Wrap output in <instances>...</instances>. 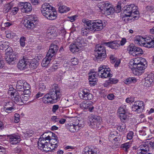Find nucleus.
<instances>
[{
  "instance_id": "1",
  "label": "nucleus",
  "mask_w": 154,
  "mask_h": 154,
  "mask_svg": "<svg viewBox=\"0 0 154 154\" xmlns=\"http://www.w3.org/2000/svg\"><path fill=\"white\" fill-rule=\"evenodd\" d=\"M146 60L141 57H137L132 59L129 63V66L131 69L133 73L138 76L144 72V70L146 67Z\"/></svg>"
},
{
  "instance_id": "2",
  "label": "nucleus",
  "mask_w": 154,
  "mask_h": 154,
  "mask_svg": "<svg viewBox=\"0 0 154 154\" xmlns=\"http://www.w3.org/2000/svg\"><path fill=\"white\" fill-rule=\"evenodd\" d=\"M61 94L60 90L56 85H53L52 88L50 89L48 93L45 94L42 97V101L45 103L50 104L53 103L59 100Z\"/></svg>"
},
{
  "instance_id": "3",
  "label": "nucleus",
  "mask_w": 154,
  "mask_h": 154,
  "mask_svg": "<svg viewBox=\"0 0 154 154\" xmlns=\"http://www.w3.org/2000/svg\"><path fill=\"white\" fill-rule=\"evenodd\" d=\"M41 12L48 19L54 20L57 17V12L48 3H45L42 6Z\"/></svg>"
},
{
  "instance_id": "4",
  "label": "nucleus",
  "mask_w": 154,
  "mask_h": 154,
  "mask_svg": "<svg viewBox=\"0 0 154 154\" xmlns=\"http://www.w3.org/2000/svg\"><path fill=\"white\" fill-rule=\"evenodd\" d=\"M134 41L135 43L147 48L154 47V37L152 36H147L145 38L137 36L135 38Z\"/></svg>"
},
{
  "instance_id": "5",
  "label": "nucleus",
  "mask_w": 154,
  "mask_h": 154,
  "mask_svg": "<svg viewBox=\"0 0 154 154\" xmlns=\"http://www.w3.org/2000/svg\"><path fill=\"white\" fill-rule=\"evenodd\" d=\"M137 7L134 4H130L125 6L123 8L124 14L128 16H132L135 18L136 16L134 14H138L139 13L137 10Z\"/></svg>"
},
{
  "instance_id": "6",
  "label": "nucleus",
  "mask_w": 154,
  "mask_h": 154,
  "mask_svg": "<svg viewBox=\"0 0 154 154\" xmlns=\"http://www.w3.org/2000/svg\"><path fill=\"white\" fill-rule=\"evenodd\" d=\"M95 51L97 52L95 56L98 62L103 60L106 57V50L104 47L102 45H97Z\"/></svg>"
},
{
  "instance_id": "7",
  "label": "nucleus",
  "mask_w": 154,
  "mask_h": 154,
  "mask_svg": "<svg viewBox=\"0 0 154 154\" xmlns=\"http://www.w3.org/2000/svg\"><path fill=\"white\" fill-rule=\"evenodd\" d=\"M110 69L109 68H107L105 66L101 65L98 69V76L102 78H106L107 77H112V74L110 73Z\"/></svg>"
},
{
  "instance_id": "8",
  "label": "nucleus",
  "mask_w": 154,
  "mask_h": 154,
  "mask_svg": "<svg viewBox=\"0 0 154 154\" xmlns=\"http://www.w3.org/2000/svg\"><path fill=\"white\" fill-rule=\"evenodd\" d=\"M38 21L36 18L31 16L24 20L23 24L27 28L33 29L37 24Z\"/></svg>"
},
{
  "instance_id": "9",
  "label": "nucleus",
  "mask_w": 154,
  "mask_h": 154,
  "mask_svg": "<svg viewBox=\"0 0 154 154\" xmlns=\"http://www.w3.org/2000/svg\"><path fill=\"white\" fill-rule=\"evenodd\" d=\"M11 52H7L6 54L5 57L7 62L10 64H13L17 63L18 60L17 57L16 55Z\"/></svg>"
},
{
  "instance_id": "10",
  "label": "nucleus",
  "mask_w": 154,
  "mask_h": 154,
  "mask_svg": "<svg viewBox=\"0 0 154 154\" xmlns=\"http://www.w3.org/2000/svg\"><path fill=\"white\" fill-rule=\"evenodd\" d=\"M103 28V24L101 20H93L91 26L90 28L91 30L93 31H98Z\"/></svg>"
},
{
  "instance_id": "11",
  "label": "nucleus",
  "mask_w": 154,
  "mask_h": 154,
  "mask_svg": "<svg viewBox=\"0 0 154 154\" xmlns=\"http://www.w3.org/2000/svg\"><path fill=\"white\" fill-rule=\"evenodd\" d=\"M89 125L93 128H99L100 126V117L99 116H92L90 119Z\"/></svg>"
},
{
  "instance_id": "12",
  "label": "nucleus",
  "mask_w": 154,
  "mask_h": 154,
  "mask_svg": "<svg viewBox=\"0 0 154 154\" xmlns=\"http://www.w3.org/2000/svg\"><path fill=\"white\" fill-rule=\"evenodd\" d=\"M144 108V104L142 101H136L132 107V110L138 113L142 112Z\"/></svg>"
},
{
  "instance_id": "13",
  "label": "nucleus",
  "mask_w": 154,
  "mask_h": 154,
  "mask_svg": "<svg viewBox=\"0 0 154 154\" xmlns=\"http://www.w3.org/2000/svg\"><path fill=\"white\" fill-rule=\"evenodd\" d=\"M18 5L22 12L28 13L32 11V5L29 3L20 2L19 3Z\"/></svg>"
},
{
  "instance_id": "14",
  "label": "nucleus",
  "mask_w": 154,
  "mask_h": 154,
  "mask_svg": "<svg viewBox=\"0 0 154 154\" xmlns=\"http://www.w3.org/2000/svg\"><path fill=\"white\" fill-rule=\"evenodd\" d=\"M80 98L84 100H91L93 98V96L91 94L89 93V90L85 89L80 91L79 93Z\"/></svg>"
},
{
  "instance_id": "15",
  "label": "nucleus",
  "mask_w": 154,
  "mask_h": 154,
  "mask_svg": "<svg viewBox=\"0 0 154 154\" xmlns=\"http://www.w3.org/2000/svg\"><path fill=\"white\" fill-rule=\"evenodd\" d=\"M98 77L97 73L94 71H91L89 74V80L91 86H94L96 84Z\"/></svg>"
},
{
  "instance_id": "16",
  "label": "nucleus",
  "mask_w": 154,
  "mask_h": 154,
  "mask_svg": "<svg viewBox=\"0 0 154 154\" xmlns=\"http://www.w3.org/2000/svg\"><path fill=\"white\" fill-rule=\"evenodd\" d=\"M59 49L58 46L53 43L51 44L48 52L47 54V56H50L52 58L56 54Z\"/></svg>"
},
{
  "instance_id": "17",
  "label": "nucleus",
  "mask_w": 154,
  "mask_h": 154,
  "mask_svg": "<svg viewBox=\"0 0 154 154\" xmlns=\"http://www.w3.org/2000/svg\"><path fill=\"white\" fill-rule=\"evenodd\" d=\"M103 44L112 49L115 50L118 49L120 47L119 40L110 41L108 42H104Z\"/></svg>"
},
{
  "instance_id": "18",
  "label": "nucleus",
  "mask_w": 154,
  "mask_h": 154,
  "mask_svg": "<svg viewBox=\"0 0 154 154\" xmlns=\"http://www.w3.org/2000/svg\"><path fill=\"white\" fill-rule=\"evenodd\" d=\"M29 63L28 59L23 58L19 61L17 65L18 67L21 70L26 69L28 66Z\"/></svg>"
},
{
  "instance_id": "19",
  "label": "nucleus",
  "mask_w": 154,
  "mask_h": 154,
  "mask_svg": "<svg viewBox=\"0 0 154 154\" xmlns=\"http://www.w3.org/2000/svg\"><path fill=\"white\" fill-rule=\"evenodd\" d=\"M38 148L40 149L41 150H43L46 152L51 151L53 150L52 148L50 146H46L44 144L43 142H42V138H40L39 139V140L38 143Z\"/></svg>"
},
{
  "instance_id": "20",
  "label": "nucleus",
  "mask_w": 154,
  "mask_h": 154,
  "mask_svg": "<svg viewBox=\"0 0 154 154\" xmlns=\"http://www.w3.org/2000/svg\"><path fill=\"white\" fill-rule=\"evenodd\" d=\"M112 6V5L107 2H102L98 5V7L101 11L102 12L103 11L104 13L106 9L110 8Z\"/></svg>"
},
{
  "instance_id": "21",
  "label": "nucleus",
  "mask_w": 154,
  "mask_h": 154,
  "mask_svg": "<svg viewBox=\"0 0 154 154\" xmlns=\"http://www.w3.org/2000/svg\"><path fill=\"white\" fill-rule=\"evenodd\" d=\"M9 140L12 144H15L20 141V136L18 134H14L9 136Z\"/></svg>"
},
{
  "instance_id": "22",
  "label": "nucleus",
  "mask_w": 154,
  "mask_h": 154,
  "mask_svg": "<svg viewBox=\"0 0 154 154\" xmlns=\"http://www.w3.org/2000/svg\"><path fill=\"white\" fill-rule=\"evenodd\" d=\"M51 136L48 135L46 137H45V140H48L49 143H51V146L52 147V149H54L58 146V145L57 144L58 141H57V138H51Z\"/></svg>"
},
{
  "instance_id": "23",
  "label": "nucleus",
  "mask_w": 154,
  "mask_h": 154,
  "mask_svg": "<svg viewBox=\"0 0 154 154\" xmlns=\"http://www.w3.org/2000/svg\"><path fill=\"white\" fill-rule=\"evenodd\" d=\"M148 146L146 144L141 145L137 148V154H146L148 150Z\"/></svg>"
},
{
  "instance_id": "24",
  "label": "nucleus",
  "mask_w": 154,
  "mask_h": 154,
  "mask_svg": "<svg viewBox=\"0 0 154 154\" xmlns=\"http://www.w3.org/2000/svg\"><path fill=\"white\" fill-rule=\"evenodd\" d=\"M93 103L90 101H84L82 103V109H88L90 112H92L94 109V106H92Z\"/></svg>"
},
{
  "instance_id": "25",
  "label": "nucleus",
  "mask_w": 154,
  "mask_h": 154,
  "mask_svg": "<svg viewBox=\"0 0 154 154\" xmlns=\"http://www.w3.org/2000/svg\"><path fill=\"white\" fill-rule=\"evenodd\" d=\"M75 42L76 44L78 45V47H80L81 48L82 47L85 46V45L87 43V41L85 38H83L82 37H80L77 38L76 41Z\"/></svg>"
},
{
  "instance_id": "26",
  "label": "nucleus",
  "mask_w": 154,
  "mask_h": 154,
  "mask_svg": "<svg viewBox=\"0 0 154 154\" xmlns=\"http://www.w3.org/2000/svg\"><path fill=\"white\" fill-rule=\"evenodd\" d=\"M57 35V32L54 30L52 29L48 32L46 35V37L49 39H53Z\"/></svg>"
},
{
  "instance_id": "27",
  "label": "nucleus",
  "mask_w": 154,
  "mask_h": 154,
  "mask_svg": "<svg viewBox=\"0 0 154 154\" xmlns=\"http://www.w3.org/2000/svg\"><path fill=\"white\" fill-rule=\"evenodd\" d=\"M118 82V80L114 78H110L109 80L106 81L103 84V85L105 87H107L108 85L112 84H115Z\"/></svg>"
},
{
  "instance_id": "28",
  "label": "nucleus",
  "mask_w": 154,
  "mask_h": 154,
  "mask_svg": "<svg viewBox=\"0 0 154 154\" xmlns=\"http://www.w3.org/2000/svg\"><path fill=\"white\" fill-rule=\"evenodd\" d=\"M52 57L50 56H47L44 58L42 62V66L43 67H45L48 66L52 60Z\"/></svg>"
},
{
  "instance_id": "29",
  "label": "nucleus",
  "mask_w": 154,
  "mask_h": 154,
  "mask_svg": "<svg viewBox=\"0 0 154 154\" xmlns=\"http://www.w3.org/2000/svg\"><path fill=\"white\" fill-rule=\"evenodd\" d=\"M79 126L78 125H68L67 126V128L69 131L72 132H74L79 130Z\"/></svg>"
},
{
  "instance_id": "30",
  "label": "nucleus",
  "mask_w": 154,
  "mask_h": 154,
  "mask_svg": "<svg viewBox=\"0 0 154 154\" xmlns=\"http://www.w3.org/2000/svg\"><path fill=\"white\" fill-rule=\"evenodd\" d=\"M80 48V47H78V45L76 44V42H75L74 43L70 45L69 49L70 51L73 53L78 51Z\"/></svg>"
},
{
  "instance_id": "31",
  "label": "nucleus",
  "mask_w": 154,
  "mask_h": 154,
  "mask_svg": "<svg viewBox=\"0 0 154 154\" xmlns=\"http://www.w3.org/2000/svg\"><path fill=\"white\" fill-rule=\"evenodd\" d=\"M29 62L28 66L30 68L33 69H35L38 65V63L35 59L32 60H29Z\"/></svg>"
},
{
  "instance_id": "32",
  "label": "nucleus",
  "mask_w": 154,
  "mask_h": 154,
  "mask_svg": "<svg viewBox=\"0 0 154 154\" xmlns=\"http://www.w3.org/2000/svg\"><path fill=\"white\" fill-rule=\"evenodd\" d=\"M72 97L70 96L69 97H67L65 99L64 101V106L67 107H69L72 105V100L71 98Z\"/></svg>"
},
{
  "instance_id": "33",
  "label": "nucleus",
  "mask_w": 154,
  "mask_h": 154,
  "mask_svg": "<svg viewBox=\"0 0 154 154\" xmlns=\"http://www.w3.org/2000/svg\"><path fill=\"white\" fill-rule=\"evenodd\" d=\"M15 94L13 97H14V102L15 103H17L19 105H22L21 96L17 94V92L15 93Z\"/></svg>"
},
{
  "instance_id": "34",
  "label": "nucleus",
  "mask_w": 154,
  "mask_h": 154,
  "mask_svg": "<svg viewBox=\"0 0 154 154\" xmlns=\"http://www.w3.org/2000/svg\"><path fill=\"white\" fill-rule=\"evenodd\" d=\"M135 53H131V54L133 56H138L140 55L143 54V51L141 48L139 47H136L135 48Z\"/></svg>"
},
{
  "instance_id": "35",
  "label": "nucleus",
  "mask_w": 154,
  "mask_h": 154,
  "mask_svg": "<svg viewBox=\"0 0 154 154\" xmlns=\"http://www.w3.org/2000/svg\"><path fill=\"white\" fill-rule=\"evenodd\" d=\"M130 142H127L125 143L122 144L121 145V147L126 152H128V149H129L131 146V144Z\"/></svg>"
},
{
  "instance_id": "36",
  "label": "nucleus",
  "mask_w": 154,
  "mask_h": 154,
  "mask_svg": "<svg viewBox=\"0 0 154 154\" xmlns=\"http://www.w3.org/2000/svg\"><path fill=\"white\" fill-rule=\"evenodd\" d=\"M69 8L64 5L61 6L59 8V11L61 13L66 12L69 11Z\"/></svg>"
},
{
  "instance_id": "37",
  "label": "nucleus",
  "mask_w": 154,
  "mask_h": 154,
  "mask_svg": "<svg viewBox=\"0 0 154 154\" xmlns=\"http://www.w3.org/2000/svg\"><path fill=\"white\" fill-rule=\"evenodd\" d=\"M23 85V83H21L20 82H18L16 86V88L17 91L23 92V91H24Z\"/></svg>"
},
{
  "instance_id": "38",
  "label": "nucleus",
  "mask_w": 154,
  "mask_h": 154,
  "mask_svg": "<svg viewBox=\"0 0 154 154\" xmlns=\"http://www.w3.org/2000/svg\"><path fill=\"white\" fill-rule=\"evenodd\" d=\"M90 26H87L86 27H85L82 28L81 30V33L82 35H86L89 32V31H91L90 29Z\"/></svg>"
},
{
  "instance_id": "39",
  "label": "nucleus",
  "mask_w": 154,
  "mask_h": 154,
  "mask_svg": "<svg viewBox=\"0 0 154 154\" xmlns=\"http://www.w3.org/2000/svg\"><path fill=\"white\" fill-rule=\"evenodd\" d=\"M153 81L152 79L149 77H146L145 79L144 84L146 87H149L151 86Z\"/></svg>"
},
{
  "instance_id": "40",
  "label": "nucleus",
  "mask_w": 154,
  "mask_h": 154,
  "mask_svg": "<svg viewBox=\"0 0 154 154\" xmlns=\"http://www.w3.org/2000/svg\"><path fill=\"white\" fill-rule=\"evenodd\" d=\"M137 81V79L135 78H129L126 80L125 83L126 84H129L131 83H134Z\"/></svg>"
},
{
  "instance_id": "41",
  "label": "nucleus",
  "mask_w": 154,
  "mask_h": 154,
  "mask_svg": "<svg viewBox=\"0 0 154 154\" xmlns=\"http://www.w3.org/2000/svg\"><path fill=\"white\" fill-rule=\"evenodd\" d=\"M126 109L125 106H120L118 110L117 115L121 114L126 113Z\"/></svg>"
},
{
  "instance_id": "42",
  "label": "nucleus",
  "mask_w": 154,
  "mask_h": 154,
  "mask_svg": "<svg viewBox=\"0 0 154 154\" xmlns=\"http://www.w3.org/2000/svg\"><path fill=\"white\" fill-rule=\"evenodd\" d=\"M83 154H99V152H95L93 151L91 149L86 148L85 149Z\"/></svg>"
},
{
  "instance_id": "43",
  "label": "nucleus",
  "mask_w": 154,
  "mask_h": 154,
  "mask_svg": "<svg viewBox=\"0 0 154 154\" xmlns=\"http://www.w3.org/2000/svg\"><path fill=\"white\" fill-rule=\"evenodd\" d=\"M115 11V9L112 6L110 8H109L108 9H106V11H105L104 13L107 14L108 15H110L113 14Z\"/></svg>"
},
{
  "instance_id": "44",
  "label": "nucleus",
  "mask_w": 154,
  "mask_h": 154,
  "mask_svg": "<svg viewBox=\"0 0 154 154\" xmlns=\"http://www.w3.org/2000/svg\"><path fill=\"white\" fill-rule=\"evenodd\" d=\"M29 97V96H26L24 94H22L21 95V104L25 103L27 101Z\"/></svg>"
},
{
  "instance_id": "45",
  "label": "nucleus",
  "mask_w": 154,
  "mask_h": 154,
  "mask_svg": "<svg viewBox=\"0 0 154 154\" xmlns=\"http://www.w3.org/2000/svg\"><path fill=\"white\" fill-rule=\"evenodd\" d=\"M121 121L124 122L127 120V116L126 113H123L118 115Z\"/></svg>"
},
{
  "instance_id": "46",
  "label": "nucleus",
  "mask_w": 154,
  "mask_h": 154,
  "mask_svg": "<svg viewBox=\"0 0 154 154\" xmlns=\"http://www.w3.org/2000/svg\"><path fill=\"white\" fill-rule=\"evenodd\" d=\"M48 134V133H44L42 135V137L43 138H42V142H43V143H44V144H45V145L46 146H51V143H48V142H45V141L46 140H45L44 139H45V136L44 137V135H45V136H48V135H47Z\"/></svg>"
},
{
  "instance_id": "47",
  "label": "nucleus",
  "mask_w": 154,
  "mask_h": 154,
  "mask_svg": "<svg viewBox=\"0 0 154 154\" xmlns=\"http://www.w3.org/2000/svg\"><path fill=\"white\" fill-rule=\"evenodd\" d=\"M82 21L84 23H85L87 26L91 27V26L92 21L90 20H88L87 19L86 20L85 19H83L82 20Z\"/></svg>"
},
{
  "instance_id": "48",
  "label": "nucleus",
  "mask_w": 154,
  "mask_h": 154,
  "mask_svg": "<svg viewBox=\"0 0 154 154\" xmlns=\"http://www.w3.org/2000/svg\"><path fill=\"white\" fill-rule=\"evenodd\" d=\"M14 91L15 90L13 87L10 88L8 90V94L11 95V96H14L15 94V93L16 92Z\"/></svg>"
},
{
  "instance_id": "49",
  "label": "nucleus",
  "mask_w": 154,
  "mask_h": 154,
  "mask_svg": "<svg viewBox=\"0 0 154 154\" xmlns=\"http://www.w3.org/2000/svg\"><path fill=\"white\" fill-rule=\"evenodd\" d=\"M136 46L133 45H130L129 48H128V50L129 51L130 53L131 54V53H135V48Z\"/></svg>"
},
{
  "instance_id": "50",
  "label": "nucleus",
  "mask_w": 154,
  "mask_h": 154,
  "mask_svg": "<svg viewBox=\"0 0 154 154\" xmlns=\"http://www.w3.org/2000/svg\"><path fill=\"white\" fill-rule=\"evenodd\" d=\"M26 38L24 37H21L20 39V44L22 47H24L25 45V41L26 40Z\"/></svg>"
},
{
  "instance_id": "51",
  "label": "nucleus",
  "mask_w": 154,
  "mask_h": 154,
  "mask_svg": "<svg viewBox=\"0 0 154 154\" xmlns=\"http://www.w3.org/2000/svg\"><path fill=\"white\" fill-rule=\"evenodd\" d=\"M46 89V85L43 83H41L39 84V90L42 91Z\"/></svg>"
},
{
  "instance_id": "52",
  "label": "nucleus",
  "mask_w": 154,
  "mask_h": 154,
  "mask_svg": "<svg viewBox=\"0 0 154 154\" xmlns=\"http://www.w3.org/2000/svg\"><path fill=\"white\" fill-rule=\"evenodd\" d=\"M59 108V105H54L53 106L52 111L53 113H55Z\"/></svg>"
},
{
  "instance_id": "53",
  "label": "nucleus",
  "mask_w": 154,
  "mask_h": 154,
  "mask_svg": "<svg viewBox=\"0 0 154 154\" xmlns=\"http://www.w3.org/2000/svg\"><path fill=\"white\" fill-rule=\"evenodd\" d=\"M134 133L132 131H130L127 135V138L128 139H131L133 136Z\"/></svg>"
},
{
  "instance_id": "54",
  "label": "nucleus",
  "mask_w": 154,
  "mask_h": 154,
  "mask_svg": "<svg viewBox=\"0 0 154 154\" xmlns=\"http://www.w3.org/2000/svg\"><path fill=\"white\" fill-rule=\"evenodd\" d=\"M117 128L118 129H119V131H123L125 128V125L124 124H122L121 125H120Z\"/></svg>"
},
{
  "instance_id": "55",
  "label": "nucleus",
  "mask_w": 154,
  "mask_h": 154,
  "mask_svg": "<svg viewBox=\"0 0 154 154\" xmlns=\"http://www.w3.org/2000/svg\"><path fill=\"white\" fill-rule=\"evenodd\" d=\"M59 118L56 116H52L51 119V121L54 122H57L59 121Z\"/></svg>"
},
{
  "instance_id": "56",
  "label": "nucleus",
  "mask_w": 154,
  "mask_h": 154,
  "mask_svg": "<svg viewBox=\"0 0 154 154\" xmlns=\"http://www.w3.org/2000/svg\"><path fill=\"white\" fill-rule=\"evenodd\" d=\"M23 87L24 90H29L30 88V85L26 82L23 83Z\"/></svg>"
},
{
  "instance_id": "57",
  "label": "nucleus",
  "mask_w": 154,
  "mask_h": 154,
  "mask_svg": "<svg viewBox=\"0 0 154 154\" xmlns=\"http://www.w3.org/2000/svg\"><path fill=\"white\" fill-rule=\"evenodd\" d=\"M6 106L7 107H13L14 103L12 101H9L6 103Z\"/></svg>"
},
{
  "instance_id": "58",
  "label": "nucleus",
  "mask_w": 154,
  "mask_h": 154,
  "mask_svg": "<svg viewBox=\"0 0 154 154\" xmlns=\"http://www.w3.org/2000/svg\"><path fill=\"white\" fill-rule=\"evenodd\" d=\"M15 120L14 122H15L16 123H17L19 121V117L20 115L17 114H15Z\"/></svg>"
},
{
  "instance_id": "59",
  "label": "nucleus",
  "mask_w": 154,
  "mask_h": 154,
  "mask_svg": "<svg viewBox=\"0 0 154 154\" xmlns=\"http://www.w3.org/2000/svg\"><path fill=\"white\" fill-rule=\"evenodd\" d=\"M134 98L129 97L127 98L126 99V102L128 103H132L134 101Z\"/></svg>"
},
{
  "instance_id": "60",
  "label": "nucleus",
  "mask_w": 154,
  "mask_h": 154,
  "mask_svg": "<svg viewBox=\"0 0 154 154\" xmlns=\"http://www.w3.org/2000/svg\"><path fill=\"white\" fill-rule=\"evenodd\" d=\"M71 63L73 65H76L78 63V60L76 58H73L71 59Z\"/></svg>"
},
{
  "instance_id": "61",
  "label": "nucleus",
  "mask_w": 154,
  "mask_h": 154,
  "mask_svg": "<svg viewBox=\"0 0 154 154\" xmlns=\"http://www.w3.org/2000/svg\"><path fill=\"white\" fill-rule=\"evenodd\" d=\"M126 39L125 38H122V39L121 41H119V43L120 44V45L123 46L124 45V44L126 42Z\"/></svg>"
},
{
  "instance_id": "62",
  "label": "nucleus",
  "mask_w": 154,
  "mask_h": 154,
  "mask_svg": "<svg viewBox=\"0 0 154 154\" xmlns=\"http://www.w3.org/2000/svg\"><path fill=\"white\" fill-rule=\"evenodd\" d=\"M23 94L28 96H29V95L31 93V92L29 90H24V91H23Z\"/></svg>"
},
{
  "instance_id": "63",
  "label": "nucleus",
  "mask_w": 154,
  "mask_h": 154,
  "mask_svg": "<svg viewBox=\"0 0 154 154\" xmlns=\"http://www.w3.org/2000/svg\"><path fill=\"white\" fill-rule=\"evenodd\" d=\"M131 16H128L124 14V17H123L124 21L125 22H128L129 20H130V19L128 18V17Z\"/></svg>"
},
{
  "instance_id": "64",
  "label": "nucleus",
  "mask_w": 154,
  "mask_h": 154,
  "mask_svg": "<svg viewBox=\"0 0 154 154\" xmlns=\"http://www.w3.org/2000/svg\"><path fill=\"white\" fill-rule=\"evenodd\" d=\"M30 1L31 3L34 5H37L39 4V2L38 0H30Z\"/></svg>"
}]
</instances>
